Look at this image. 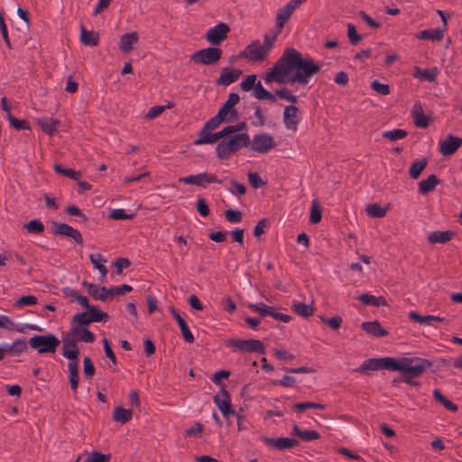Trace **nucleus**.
Listing matches in <instances>:
<instances>
[{"instance_id":"nucleus-1","label":"nucleus","mask_w":462,"mask_h":462,"mask_svg":"<svg viewBox=\"0 0 462 462\" xmlns=\"http://www.w3.org/2000/svg\"><path fill=\"white\" fill-rule=\"evenodd\" d=\"M320 69L321 67L311 57L303 58L296 49L288 48L284 50L273 68L266 73L264 80L267 83L274 81L304 86L313 75L320 71Z\"/></svg>"},{"instance_id":"nucleus-2","label":"nucleus","mask_w":462,"mask_h":462,"mask_svg":"<svg viewBox=\"0 0 462 462\" xmlns=\"http://www.w3.org/2000/svg\"><path fill=\"white\" fill-rule=\"evenodd\" d=\"M431 362L428 359L420 357H400L397 361L399 369H391L390 371H398L401 374L394 377L392 381L393 386H398L401 383H405L411 386H419L420 382L416 379L420 377L426 369L431 366Z\"/></svg>"},{"instance_id":"nucleus-3","label":"nucleus","mask_w":462,"mask_h":462,"mask_svg":"<svg viewBox=\"0 0 462 462\" xmlns=\"http://www.w3.org/2000/svg\"><path fill=\"white\" fill-rule=\"evenodd\" d=\"M250 143L251 139L248 134H236L221 140L216 147V153L218 159L227 160L240 149L248 147Z\"/></svg>"},{"instance_id":"nucleus-4","label":"nucleus","mask_w":462,"mask_h":462,"mask_svg":"<svg viewBox=\"0 0 462 462\" xmlns=\"http://www.w3.org/2000/svg\"><path fill=\"white\" fill-rule=\"evenodd\" d=\"M398 358L395 357H379V358H368L365 360L359 367L356 369V372L360 374H368L369 371H379L391 369H399L397 365Z\"/></svg>"},{"instance_id":"nucleus-5","label":"nucleus","mask_w":462,"mask_h":462,"mask_svg":"<svg viewBox=\"0 0 462 462\" xmlns=\"http://www.w3.org/2000/svg\"><path fill=\"white\" fill-rule=\"evenodd\" d=\"M30 346L36 349L39 354L55 353L60 346V339L52 334L35 335L28 341Z\"/></svg>"},{"instance_id":"nucleus-6","label":"nucleus","mask_w":462,"mask_h":462,"mask_svg":"<svg viewBox=\"0 0 462 462\" xmlns=\"http://www.w3.org/2000/svg\"><path fill=\"white\" fill-rule=\"evenodd\" d=\"M269 53L259 40H254L240 52L239 58H246L250 62L256 63L263 61Z\"/></svg>"},{"instance_id":"nucleus-7","label":"nucleus","mask_w":462,"mask_h":462,"mask_svg":"<svg viewBox=\"0 0 462 462\" xmlns=\"http://www.w3.org/2000/svg\"><path fill=\"white\" fill-rule=\"evenodd\" d=\"M222 56V50L217 47L204 48L195 51L190 60L196 64L211 65L217 63Z\"/></svg>"},{"instance_id":"nucleus-8","label":"nucleus","mask_w":462,"mask_h":462,"mask_svg":"<svg viewBox=\"0 0 462 462\" xmlns=\"http://www.w3.org/2000/svg\"><path fill=\"white\" fill-rule=\"evenodd\" d=\"M226 345L233 347L235 350L247 353H264V345L258 339H230Z\"/></svg>"},{"instance_id":"nucleus-9","label":"nucleus","mask_w":462,"mask_h":462,"mask_svg":"<svg viewBox=\"0 0 462 462\" xmlns=\"http://www.w3.org/2000/svg\"><path fill=\"white\" fill-rule=\"evenodd\" d=\"M179 181L184 184H192L198 187L206 188L208 184H221L224 180L218 179L215 173L201 172L196 175L182 177L179 180Z\"/></svg>"},{"instance_id":"nucleus-10","label":"nucleus","mask_w":462,"mask_h":462,"mask_svg":"<svg viewBox=\"0 0 462 462\" xmlns=\"http://www.w3.org/2000/svg\"><path fill=\"white\" fill-rule=\"evenodd\" d=\"M51 232L55 236L70 238L78 245L83 244L81 233L68 224L53 221L51 224Z\"/></svg>"},{"instance_id":"nucleus-11","label":"nucleus","mask_w":462,"mask_h":462,"mask_svg":"<svg viewBox=\"0 0 462 462\" xmlns=\"http://www.w3.org/2000/svg\"><path fill=\"white\" fill-rule=\"evenodd\" d=\"M250 145L253 151L264 154L273 149L277 143L271 134H258L253 137Z\"/></svg>"},{"instance_id":"nucleus-12","label":"nucleus","mask_w":462,"mask_h":462,"mask_svg":"<svg viewBox=\"0 0 462 462\" xmlns=\"http://www.w3.org/2000/svg\"><path fill=\"white\" fill-rule=\"evenodd\" d=\"M240 101V97L237 93H230L227 100L219 108L218 114H220L226 120V123L234 122L238 119V112L235 108Z\"/></svg>"},{"instance_id":"nucleus-13","label":"nucleus","mask_w":462,"mask_h":462,"mask_svg":"<svg viewBox=\"0 0 462 462\" xmlns=\"http://www.w3.org/2000/svg\"><path fill=\"white\" fill-rule=\"evenodd\" d=\"M306 1L307 0H291L283 7L280 8L276 14V28L282 31L284 23L290 19L293 12Z\"/></svg>"},{"instance_id":"nucleus-14","label":"nucleus","mask_w":462,"mask_h":462,"mask_svg":"<svg viewBox=\"0 0 462 462\" xmlns=\"http://www.w3.org/2000/svg\"><path fill=\"white\" fill-rule=\"evenodd\" d=\"M230 32V27L226 23H219L214 27L210 28L206 33V40L212 45H218L226 39L227 33Z\"/></svg>"},{"instance_id":"nucleus-15","label":"nucleus","mask_w":462,"mask_h":462,"mask_svg":"<svg viewBox=\"0 0 462 462\" xmlns=\"http://www.w3.org/2000/svg\"><path fill=\"white\" fill-rule=\"evenodd\" d=\"M261 440L269 448L277 449V450H286L291 449L299 445V441L295 439H290V438H268V437H262Z\"/></svg>"},{"instance_id":"nucleus-16","label":"nucleus","mask_w":462,"mask_h":462,"mask_svg":"<svg viewBox=\"0 0 462 462\" xmlns=\"http://www.w3.org/2000/svg\"><path fill=\"white\" fill-rule=\"evenodd\" d=\"M77 341L66 334L62 338V355L69 361L79 360V348Z\"/></svg>"},{"instance_id":"nucleus-17","label":"nucleus","mask_w":462,"mask_h":462,"mask_svg":"<svg viewBox=\"0 0 462 462\" xmlns=\"http://www.w3.org/2000/svg\"><path fill=\"white\" fill-rule=\"evenodd\" d=\"M462 145V139L448 134L446 139L439 143V152L444 155H452Z\"/></svg>"},{"instance_id":"nucleus-18","label":"nucleus","mask_w":462,"mask_h":462,"mask_svg":"<svg viewBox=\"0 0 462 462\" xmlns=\"http://www.w3.org/2000/svg\"><path fill=\"white\" fill-rule=\"evenodd\" d=\"M299 108L294 105L287 106L283 111V124L289 130L296 131L299 124Z\"/></svg>"},{"instance_id":"nucleus-19","label":"nucleus","mask_w":462,"mask_h":462,"mask_svg":"<svg viewBox=\"0 0 462 462\" xmlns=\"http://www.w3.org/2000/svg\"><path fill=\"white\" fill-rule=\"evenodd\" d=\"M0 328H4L9 330H15L20 333H23L25 329L33 331H42V328L34 324H24L23 326H17L14 322L7 316H0Z\"/></svg>"},{"instance_id":"nucleus-20","label":"nucleus","mask_w":462,"mask_h":462,"mask_svg":"<svg viewBox=\"0 0 462 462\" xmlns=\"http://www.w3.org/2000/svg\"><path fill=\"white\" fill-rule=\"evenodd\" d=\"M241 74L242 71L238 69L223 68L216 83L218 86H228L237 81Z\"/></svg>"},{"instance_id":"nucleus-21","label":"nucleus","mask_w":462,"mask_h":462,"mask_svg":"<svg viewBox=\"0 0 462 462\" xmlns=\"http://www.w3.org/2000/svg\"><path fill=\"white\" fill-rule=\"evenodd\" d=\"M66 334L72 337L77 342L92 343L95 341V335L86 328L70 327L69 331Z\"/></svg>"},{"instance_id":"nucleus-22","label":"nucleus","mask_w":462,"mask_h":462,"mask_svg":"<svg viewBox=\"0 0 462 462\" xmlns=\"http://www.w3.org/2000/svg\"><path fill=\"white\" fill-rule=\"evenodd\" d=\"M82 285L87 288L88 293L95 300L106 301L108 298L107 288L105 286H99L87 281L82 282Z\"/></svg>"},{"instance_id":"nucleus-23","label":"nucleus","mask_w":462,"mask_h":462,"mask_svg":"<svg viewBox=\"0 0 462 462\" xmlns=\"http://www.w3.org/2000/svg\"><path fill=\"white\" fill-rule=\"evenodd\" d=\"M138 40L139 35L137 32H127L122 35L119 44L121 51L124 53H129L133 50L134 45L138 42Z\"/></svg>"},{"instance_id":"nucleus-24","label":"nucleus","mask_w":462,"mask_h":462,"mask_svg":"<svg viewBox=\"0 0 462 462\" xmlns=\"http://www.w3.org/2000/svg\"><path fill=\"white\" fill-rule=\"evenodd\" d=\"M362 329L366 333L374 336L376 337H382L387 336L389 333L386 329L382 328L381 324L377 320L365 321L361 325Z\"/></svg>"},{"instance_id":"nucleus-25","label":"nucleus","mask_w":462,"mask_h":462,"mask_svg":"<svg viewBox=\"0 0 462 462\" xmlns=\"http://www.w3.org/2000/svg\"><path fill=\"white\" fill-rule=\"evenodd\" d=\"M37 125L41 127L44 134L48 135H53L57 132L60 122V120L53 117H45L38 119Z\"/></svg>"},{"instance_id":"nucleus-26","label":"nucleus","mask_w":462,"mask_h":462,"mask_svg":"<svg viewBox=\"0 0 462 462\" xmlns=\"http://www.w3.org/2000/svg\"><path fill=\"white\" fill-rule=\"evenodd\" d=\"M213 401L221 412H226L227 407L231 405L230 394L224 387L214 396Z\"/></svg>"},{"instance_id":"nucleus-27","label":"nucleus","mask_w":462,"mask_h":462,"mask_svg":"<svg viewBox=\"0 0 462 462\" xmlns=\"http://www.w3.org/2000/svg\"><path fill=\"white\" fill-rule=\"evenodd\" d=\"M440 183V180L435 174L430 175L427 179L418 183V191L420 194L425 195L435 189L436 186Z\"/></svg>"},{"instance_id":"nucleus-28","label":"nucleus","mask_w":462,"mask_h":462,"mask_svg":"<svg viewBox=\"0 0 462 462\" xmlns=\"http://www.w3.org/2000/svg\"><path fill=\"white\" fill-rule=\"evenodd\" d=\"M409 319L411 320L420 323V325H428V326H434V324H433L434 321L443 322L445 320V318H443V317L434 316V315L421 316V315L418 314L416 311H410Z\"/></svg>"},{"instance_id":"nucleus-29","label":"nucleus","mask_w":462,"mask_h":462,"mask_svg":"<svg viewBox=\"0 0 462 462\" xmlns=\"http://www.w3.org/2000/svg\"><path fill=\"white\" fill-rule=\"evenodd\" d=\"M69 373V384L71 390L76 393L78 392L79 374V360L69 361L68 364Z\"/></svg>"},{"instance_id":"nucleus-30","label":"nucleus","mask_w":462,"mask_h":462,"mask_svg":"<svg viewBox=\"0 0 462 462\" xmlns=\"http://www.w3.org/2000/svg\"><path fill=\"white\" fill-rule=\"evenodd\" d=\"M455 234L453 231H434L431 232L428 236V241L430 244H437V243H447L450 241L454 237Z\"/></svg>"},{"instance_id":"nucleus-31","label":"nucleus","mask_w":462,"mask_h":462,"mask_svg":"<svg viewBox=\"0 0 462 462\" xmlns=\"http://www.w3.org/2000/svg\"><path fill=\"white\" fill-rule=\"evenodd\" d=\"M445 29L435 28L423 30L420 32L418 38L420 40H430L433 42H439L444 37Z\"/></svg>"},{"instance_id":"nucleus-32","label":"nucleus","mask_w":462,"mask_h":462,"mask_svg":"<svg viewBox=\"0 0 462 462\" xmlns=\"http://www.w3.org/2000/svg\"><path fill=\"white\" fill-rule=\"evenodd\" d=\"M428 163L429 161L427 158H421L414 161L409 169L410 177L413 180L419 179Z\"/></svg>"},{"instance_id":"nucleus-33","label":"nucleus","mask_w":462,"mask_h":462,"mask_svg":"<svg viewBox=\"0 0 462 462\" xmlns=\"http://www.w3.org/2000/svg\"><path fill=\"white\" fill-rule=\"evenodd\" d=\"M81 42L86 46H97L99 41V35L93 31H87L83 26L81 27Z\"/></svg>"},{"instance_id":"nucleus-34","label":"nucleus","mask_w":462,"mask_h":462,"mask_svg":"<svg viewBox=\"0 0 462 462\" xmlns=\"http://www.w3.org/2000/svg\"><path fill=\"white\" fill-rule=\"evenodd\" d=\"M291 309L297 315L309 318L313 315L314 309L311 304H306L303 302L294 301L291 305Z\"/></svg>"},{"instance_id":"nucleus-35","label":"nucleus","mask_w":462,"mask_h":462,"mask_svg":"<svg viewBox=\"0 0 462 462\" xmlns=\"http://www.w3.org/2000/svg\"><path fill=\"white\" fill-rule=\"evenodd\" d=\"M438 76V69H420L419 67H415V72L413 73V77L420 78L425 79L429 82H434Z\"/></svg>"},{"instance_id":"nucleus-36","label":"nucleus","mask_w":462,"mask_h":462,"mask_svg":"<svg viewBox=\"0 0 462 462\" xmlns=\"http://www.w3.org/2000/svg\"><path fill=\"white\" fill-rule=\"evenodd\" d=\"M133 416V411L130 409H125L121 406L115 408L113 411V420L115 421L125 424Z\"/></svg>"},{"instance_id":"nucleus-37","label":"nucleus","mask_w":462,"mask_h":462,"mask_svg":"<svg viewBox=\"0 0 462 462\" xmlns=\"http://www.w3.org/2000/svg\"><path fill=\"white\" fill-rule=\"evenodd\" d=\"M414 108L415 109L413 111V120L415 125L420 128H427L430 123V117L429 116L424 115L420 106L416 108L415 106Z\"/></svg>"},{"instance_id":"nucleus-38","label":"nucleus","mask_w":462,"mask_h":462,"mask_svg":"<svg viewBox=\"0 0 462 462\" xmlns=\"http://www.w3.org/2000/svg\"><path fill=\"white\" fill-rule=\"evenodd\" d=\"M89 260L93 266L100 272L103 280L107 273V268L104 264L106 262V260L101 254H89Z\"/></svg>"},{"instance_id":"nucleus-39","label":"nucleus","mask_w":462,"mask_h":462,"mask_svg":"<svg viewBox=\"0 0 462 462\" xmlns=\"http://www.w3.org/2000/svg\"><path fill=\"white\" fill-rule=\"evenodd\" d=\"M5 349L10 354H22L27 350L25 339H16L12 344H5Z\"/></svg>"},{"instance_id":"nucleus-40","label":"nucleus","mask_w":462,"mask_h":462,"mask_svg":"<svg viewBox=\"0 0 462 462\" xmlns=\"http://www.w3.org/2000/svg\"><path fill=\"white\" fill-rule=\"evenodd\" d=\"M91 323L88 311L75 314L71 319V327L85 328Z\"/></svg>"},{"instance_id":"nucleus-41","label":"nucleus","mask_w":462,"mask_h":462,"mask_svg":"<svg viewBox=\"0 0 462 462\" xmlns=\"http://www.w3.org/2000/svg\"><path fill=\"white\" fill-rule=\"evenodd\" d=\"M254 97L259 100H269L272 102H275L276 98L273 94L265 89L261 81H257V85L254 88Z\"/></svg>"},{"instance_id":"nucleus-42","label":"nucleus","mask_w":462,"mask_h":462,"mask_svg":"<svg viewBox=\"0 0 462 462\" xmlns=\"http://www.w3.org/2000/svg\"><path fill=\"white\" fill-rule=\"evenodd\" d=\"M6 117L10 125L17 131L31 129L29 122L25 119H18L14 117L11 113H8Z\"/></svg>"},{"instance_id":"nucleus-43","label":"nucleus","mask_w":462,"mask_h":462,"mask_svg":"<svg viewBox=\"0 0 462 462\" xmlns=\"http://www.w3.org/2000/svg\"><path fill=\"white\" fill-rule=\"evenodd\" d=\"M366 213L371 217L382 218L386 215L387 209L383 208L380 204L374 203L367 205Z\"/></svg>"},{"instance_id":"nucleus-44","label":"nucleus","mask_w":462,"mask_h":462,"mask_svg":"<svg viewBox=\"0 0 462 462\" xmlns=\"http://www.w3.org/2000/svg\"><path fill=\"white\" fill-rule=\"evenodd\" d=\"M281 32L282 31H279V28H277L276 31L273 29L264 34L263 42L262 44L265 47V49L268 50V51H271L273 48L277 36L281 33Z\"/></svg>"},{"instance_id":"nucleus-45","label":"nucleus","mask_w":462,"mask_h":462,"mask_svg":"<svg viewBox=\"0 0 462 462\" xmlns=\"http://www.w3.org/2000/svg\"><path fill=\"white\" fill-rule=\"evenodd\" d=\"M408 135V132L404 129H393L390 131H385L382 134V136L385 139H388L392 142L403 139Z\"/></svg>"},{"instance_id":"nucleus-46","label":"nucleus","mask_w":462,"mask_h":462,"mask_svg":"<svg viewBox=\"0 0 462 462\" xmlns=\"http://www.w3.org/2000/svg\"><path fill=\"white\" fill-rule=\"evenodd\" d=\"M54 171L57 173L62 174L65 177H68L71 180H79L81 176L79 171H76L70 168H64L61 164H55Z\"/></svg>"},{"instance_id":"nucleus-47","label":"nucleus","mask_w":462,"mask_h":462,"mask_svg":"<svg viewBox=\"0 0 462 462\" xmlns=\"http://www.w3.org/2000/svg\"><path fill=\"white\" fill-rule=\"evenodd\" d=\"M88 312L89 314L91 323L106 321L109 318L106 312H104L94 306H92Z\"/></svg>"},{"instance_id":"nucleus-48","label":"nucleus","mask_w":462,"mask_h":462,"mask_svg":"<svg viewBox=\"0 0 462 462\" xmlns=\"http://www.w3.org/2000/svg\"><path fill=\"white\" fill-rule=\"evenodd\" d=\"M293 409L296 411L302 412L306 411L307 409H319V410H324L326 409V405L322 403L318 402H298L293 405Z\"/></svg>"},{"instance_id":"nucleus-49","label":"nucleus","mask_w":462,"mask_h":462,"mask_svg":"<svg viewBox=\"0 0 462 462\" xmlns=\"http://www.w3.org/2000/svg\"><path fill=\"white\" fill-rule=\"evenodd\" d=\"M177 323L180 327V332L182 334L184 340L187 343H193L195 338H194L191 331L189 330L185 319L183 318L178 319Z\"/></svg>"},{"instance_id":"nucleus-50","label":"nucleus","mask_w":462,"mask_h":462,"mask_svg":"<svg viewBox=\"0 0 462 462\" xmlns=\"http://www.w3.org/2000/svg\"><path fill=\"white\" fill-rule=\"evenodd\" d=\"M249 309L252 310L254 312H257L262 318H264L266 316H270L272 306H268L263 302L260 303H251L249 304Z\"/></svg>"},{"instance_id":"nucleus-51","label":"nucleus","mask_w":462,"mask_h":462,"mask_svg":"<svg viewBox=\"0 0 462 462\" xmlns=\"http://www.w3.org/2000/svg\"><path fill=\"white\" fill-rule=\"evenodd\" d=\"M37 302H38L37 297H35L33 295H27V296H22L20 299H18L14 302V306L16 309H21L23 306H32V305H35V304H37Z\"/></svg>"},{"instance_id":"nucleus-52","label":"nucleus","mask_w":462,"mask_h":462,"mask_svg":"<svg viewBox=\"0 0 462 462\" xmlns=\"http://www.w3.org/2000/svg\"><path fill=\"white\" fill-rule=\"evenodd\" d=\"M24 227L32 234H42L44 231L43 224L38 219L29 221Z\"/></svg>"},{"instance_id":"nucleus-53","label":"nucleus","mask_w":462,"mask_h":462,"mask_svg":"<svg viewBox=\"0 0 462 462\" xmlns=\"http://www.w3.org/2000/svg\"><path fill=\"white\" fill-rule=\"evenodd\" d=\"M274 96H277V97H279L282 99L287 100L288 102H290L291 104H295V103L298 102V97L293 95L291 92V90H289L286 88H281V89H277L275 91V95Z\"/></svg>"},{"instance_id":"nucleus-54","label":"nucleus","mask_w":462,"mask_h":462,"mask_svg":"<svg viewBox=\"0 0 462 462\" xmlns=\"http://www.w3.org/2000/svg\"><path fill=\"white\" fill-rule=\"evenodd\" d=\"M212 131L207 130L204 125L199 133V138L194 142V144L200 145L206 143H211Z\"/></svg>"},{"instance_id":"nucleus-55","label":"nucleus","mask_w":462,"mask_h":462,"mask_svg":"<svg viewBox=\"0 0 462 462\" xmlns=\"http://www.w3.org/2000/svg\"><path fill=\"white\" fill-rule=\"evenodd\" d=\"M223 122H226V120L217 113L215 116L208 120L204 125L206 126L207 130L213 131L217 128Z\"/></svg>"},{"instance_id":"nucleus-56","label":"nucleus","mask_w":462,"mask_h":462,"mask_svg":"<svg viewBox=\"0 0 462 462\" xmlns=\"http://www.w3.org/2000/svg\"><path fill=\"white\" fill-rule=\"evenodd\" d=\"M223 122H226V120L217 113L215 116L208 120L204 125L206 126L207 130L213 131L217 128Z\"/></svg>"},{"instance_id":"nucleus-57","label":"nucleus","mask_w":462,"mask_h":462,"mask_svg":"<svg viewBox=\"0 0 462 462\" xmlns=\"http://www.w3.org/2000/svg\"><path fill=\"white\" fill-rule=\"evenodd\" d=\"M257 78H256V75L254 74H252V75H249L247 76L240 84L241 86V88L244 90V91H250L252 89H254L256 85H257V81H256Z\"/></svg>"},{"instance_id":"nucleus-58","label":"nucleus","mask_w":462,"mask_h":462,"mask_svg":"<svg viewBox=\"0 0 462 462\" xmlns=\"http://www.w3.org/2000/svg\"><path fill=\"white\" fill-rule=\"evenodd\" d=\"M83 364H84L83 372H84L85 377L88 380H91L96 372V368L93 365V362L88 356H86L83 360Z\"/></svg>"},{"instance_id":"nucleus-59","label":"nucleus","mask_w":462,"mask_h":462,"mask_svg":"<svg viewBox=\"0 0 462 462\" xmlns=\"http://www.w3.org/2000/svg\"><path fill=\"white\" fill-rule=\"evenodd\" d=\"M134 217V214H127L123 208L113 209L109 214V217L115 220L132 219Z\"/></svg>"},{"instance_id":"nucleus-60","label":"nucleus","mask_w":462,"mask_h":462,"mask_svg":"<svg viewBox=\"0 0 462 462\" xmlns=\"http://www.w3.org/2000/svg\"><path fill=\"white\" fill-rule=\"evenodd\" d=\"M322 217V211L319 204L313 201L310 210V221L313 224L319 223Z\"/></svg>"},{"instance_id":"nucleus-61","label":"nucleus","mask_w":462,"mask_h":462,"mask_svg":"<svg viewBox=\"0 0 462 462\" xmlns=\"http://www.w3.org/2000/svg\"><path fill=\"white\" fill-rule=\"evenodd\" d=\"M347 36L352 45H356L362 39L361 35L357 33L356 26L353 23H347Z\"/></svg>"},{"instance_id":"nucleus-62","label":"nucleus","mask_w":462,"mask_h":462,"mask_svg":"<svg viewBox=\"0 0 462 462\" xmlns=\"http://www.w3.org/2000/svg\"><path fill=\"white\" fill-rule=\"evenodd\" d=\"M371 88L377 92L378 94L387 96L390 94V86L388 84H383L379 82L378 80H374L371 83Z\"/></svg>"},{"instance_id":"nucleus-63","label":"nucleus","mask_w":462,"mask_h":462,"mask_svg":"<svg viewBox=\"0 0 462 462\" xmlns=\"http://www.w3.org/2000/svg\"><path fill=\"white\" fill-rule=\"evenodd\" d=\"M225 217L230 223H239L242 221V213L238 210L227 209L225 211Z\"/></svg>"},{"instance_id":"nucleus-64","label":"nucleus","mask_w":462,"mask_h":462,"mask_svg":"<svg viewBox=\"0 0 462 462\" xmlns=\"http://www.w3.org/2000/svg\"><path fill=\"white\" fill-rule=\"evenodd\" d=\"M110 458L109 455L102 454L98 451H94L92 454L85 460V462H108Z\"/></svg>"}]
</instances>
